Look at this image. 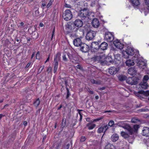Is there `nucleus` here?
I'll return each instance as SVG.
<instances>
[{
	"label": "nucleus",
	"mask_w": 149,
	"mask_h": 149,
	"mask_svg": "<svg viewBox=\"0 0 149 149\" xmlns=\"http://www.w3.org/2000/svg\"><path fill=\"white\" fill-rule=\"evenodd\" d=\"M35 14L36 15L38 16L39 14V11L38 10H37L35 11Z\"/></svg>",
	"instance_id": "13d9d810"
},
{
	"label": "nucleus",
	"mask_w": 149,
	"mask_h": 149,
	"mask_svg": "<svg viewBox=\"0 0 149 149\" xmlns=\"http://www.w3.org/2000/svg\"><path fill=\"white\" fill-rule=\"evenodd\" d=\"M76 67L77 68L80 69L81 68V66L79 65H77L76 66Z\"/></svg>",
	"instance_id": "69168bd1"
},
{
	"label": "nucleus",
	"mask_w": 149,
	"mask_h": 149,
	"mask_svg": "<svg viewBox=\"0 0 149 149\" xmlns=\"http://www.w3.org/2000/svg\"><path fill=\"white\" fill-rule=\"evenodd\" d=\"M107 44L105 42H103L100 45L99 49L104 50L107 49Z\"/></svg>",
	"instance_id": "412c9836"
},
{
	"label": "nucleus",
	"mask_w": 149,
	"mask_h": 149,
	"mask_svg": "<svg viewBox=\"0 0 149 149\" xmlns=\"http://www.w3.org/2000/svg\"><path fill=\"white\" fill-rule=\"evenodd\" d=\"M82 38V36H79V37L76 38L73 40L74 45L77 47L81 46L82 44V42L81 39Z\"/></svg>",
	"instance_id": "9d476101"
},
{
	"label": "nucleus",
	"mask_w": 149,
	"mask_h": 149,
	"mask_svg": "<svg viewBox=\"0 0 149 149\" xmlns=\"http://www.w3.org/2000/svg\"><path fill=\"white\" fill-rule=\"evenodd\" d=\"M137 87L140 88L141 90H143L147 88L148 87V85L146 82L143 81L137 86Z\"/></svg>",
	"instance_id": "f8f14e48"
},
{
	"label": "nucleus",
	"mask_w": 149,
	"mask_h": 149,
	"mask_svg": "<svg viewBox=\"0 0 149 149\" xmlns=\"http://www.w3.org/2000/svg\"><path fill=\"white\" fill-rule=\"evenodd\" d=\"M95 126V125L93 124L89 123L87 125V127L89 130L93 129Z\"/></svg>",
	"instance_id": "cd10ccee"
},
{
	"label": "nucleus",
	"mask_w": 149,
	"mask_h": 149,
	"mask_svg": "<svg viewBox=\"0 0 149 149\" xmlns=\"http://www.w3.org/2000/svg\"><path fill=\"white\" fill-rule=\"evenodd\" d=\"M144 93V92L142 91H139L137 92H136L135 93V95L138 97H141V95Z\"/></svg>",
	"instance_id": "c756f323"
},
{
	"label": "nucleus",
	"mask_w": 149,
	"mask_h": 149,
	"mask_svg": "<svg viewBox=\"0 0 149 149\" xmlns=\"http://www.w3.org/2000/svg\"><path fill=\"white\" fill-rule=\"evenodd\" d=\"M105 89V87H102V88H99V90H100L102 91V90H104Z\"/></svg>",
	"instance_id": "052dcab7"
},
{
	"label": "nucleus",
	"mask_w": 149,
	"mask_h": 149,
	"mask_svg": "<svg viewBox=\"0 0 149 149\" xmlns=\"http://www.w3.org/2000/svg\"><path fill=\"white\" fill-rule=\"evenodd\" d=\"M54 0H50L47 5V8H48L52 4Z\"/></svg>",
	"instance_id": "473e14b6"
},
{
	"label": "nucleus",
	"mask_w": 149,
	"mask_h": 149,
	"mask_svg": "<svg viewBox=\"0 0 149 149\" xmlns=\"http://www.w3.org/2000/svg\"><path fill=\"white\" fill-rule=\"evenodd\" d=\"M67 56H68L70 61L73 63H74L76 61V60L77 59L76 58H73L72 55L70 53L65 52L63 53L62 57L63 60L65 61H68Z\"/></svg>",
	"instance_id": "20e7f679"
},
{
	"label": "nucleus",
	"mask_w": 149,
	"mask_h": 149,
	"mask_svg": "<svg viewBox=\"0 0 149 149\" xmlns=\"http://www.w3.org/2000/svg\"><path fill=\"white\" fill-rule=\"evenodd\" d=\"M88 91L91 94H93V91H91L90 90H88Z\"/></svg>",
	"instance_id": "0e129e2a"
},
{
	"label": "nucleus",
	"mask_w": 149,
	"mask_h": 149,
	"mask_svg": "<svg viewBox=\"0 0 149 149\" xmlns=\"http://www.w3.org/2000/svg\"><path fill=\"white\" fill-rule=\"evenodd\" d=\"M78 28H74L73 29H72V28L71 29V30L72 31V32H74V31L75 32V31H77V30H78Z\"/></svg>",
	"instance_id": "864d4df0"
},
{
	"label": "nucleus",
	"mask_w": 149,
	"mask_h": 149,
	"mask_svg": "<svg viewBox=\"0 0 149 149\" xmlns=\"http://www.w3.org/2000/svg\"><path fill=\"white\" fill-rule=\"evenodd\" d=\"M96 34V32L92 30L88 31L86 37V39L88 40H93Z\"/></svg>",
	"instance_id": "423d86ee"
},
{
	"label": "nucleus",
	"mask_w": 149,
	"mask_h": 149,
	"mask_svg": "<svg viewBox=\"0 0 149 149\" xmlns=\"http://www.w3.org/2000/svg\"><path fill=\"white\" fill-rule=\"evenodd\" d=\"M113 44L116 47L119 49H121L123 47V45L118 40H114L113 41Z\"/></svg>",
	"instance_id": "ddd939ff"
},
{
	"label": "nucleus",
	"mask_w": 149,
	"mask_h": 149,
	"mask_svg": "<svg viewBox=\"0 0 149 149\" xmlns=\"http://www.w3.org/2000/svg\"><path fill=\"white\" fill-rule=\"evenodd\" d=\"M91 12H89V10L85 8L81 10L79 13L78 16L81 18L82 19H84L88 16L90 14Z\"/></svg>",
	"instance_id": "7ed1b4c3"
},
{
	"label": "nucleus",
	"mask_w": 149,
	"mask_h": 149,
	"mask_svg": "<svg viewBox=\"0 0 149 149\" xmlns=\"http://www.w3.org/2000/svg\"><path fill=\"white\" fill-rule=\"evenodd\" d=\"M66 89L67 90V96H66V98L67 99H68L69 97V96L70 95V93H69V90L68 88V87H66Z\"/></svg>",
	"instance_id": "4c0bfd02"
},
{
	"label": "nucleus",
	"mask_w": 149,
	"mask_h": 149,
	"mask_svg": "<svg viewBox=\"0 0 149 149\" xmlns=\"http://www.w3.org/2000/svg\"><path fill=\"white\" fill-rule=\"evenodd\" d=\"M80 46L81 47V50L83 52L86 53L89 50V46L86 44H82Z\"/></svg>",
	"instance_id": "2eb2a0df"
},
{
	"label": "nucleus",
	"mask_w": 149,
	"mask_h": 149,
	"mask_svg": "<svg viewBox=\"0 0 149 149\" xmlns=\"http://www.w3.org/2000/svg\"><path fill=\"white\" fill-rule=\"evenodd\" d=\"M135 58V57H133L132 59L134 60L135 62L137 63V65L139 67L144 69L146 67V63L143 61H140L137 58L136 59Z\"/></svg>",
	"instance_id": "1a4fd4ad"
},
{
	"label": "nucleus",
	"mask_w": 149,
	"mask_h": 149,
	"mask_svg": "<svg viewBox=\"0 0 149 149\" xmlns=\"http://www.w3.org/2000/svg\"><path fill=\"white\" fill-rule=\"evenodd\" d=\"M123 54H126L128 56H132L134 54V50L132 48L128 47H127V49L124 51L123 52Z\"/></svg>",
	"instance_id": "9b49d317"
},
{
	"label": "nucleus",
	"mask_w": 149,
	"mask_h": 149,
	"mask_svg": "<svg viewBox=\"0 0 149 149\" xmlns=\"http://www.w3.org/2000/svg\"><path fill=\"white\" fill-rule=\"evenodd\" d=\"M139 128V126L138 125H135L133 127H131V132H130L128 130H126L127 132H125L124 131H122L121 132L120 134L121 136L124 138L125 139L129 138L130 135H132L134 133L136 132Z\"/></svg>",
	"instance_id": "f257e3e1"
},
{
	"label": "nucleus",
	"mask_w": 149,
	"mask_h": 149,
	"mask_svg": "<svg viewBox=\"0 0 149 149\" xmlns=\"http://www.w3.org/2000/svg\"><path fill=\"white\" fill-rule=\"evenodd\" d=\"M27 122L26 121H25L23 123V124L24 126H26L27 125Z\"/></svg>",
	"instance_id": "680f3d73"
},
{
	"label": "nucleus",
	"mask_w": 149,
	"mask_h": 149,
	"mask_svg": "<svg viewBox=\"0 0 149 149\" xmlns=\"http://www.w3.org/2000/svg\"><path fill=\"white\" fill-rule=\"evenodd\" d=\"M78 110L79 111L78 113H79V114L80 117L79 120L80 121H81V120H82V116L81 115L80 112V111H82V110Z\"/></svg>",
	"instance_id": "79ce46f5"
},
{
	"label": "nucleus",
	"mask_w": 149,
	"mask_h": 149,
	"mask_svg": "<svg viewBox=\"0 0 149 149\" xmlns=\"http://www.w3.org/2000/svg\"><path fill=\"white\" fill-rule=\"evenodd\" d=\"M99 46L100 45L97 42H94L91 43V47L92 49L97 50L99 49Z\"/></svg>",
	"instance_id": "a211bd4d"
},
{
	"label": "nucleus",
	"mask_w": 149,
	"mask_h": 149,
	"mask_svg": "<svg viewBox=\"0 0 149 149\" xmlns=\"http://www.w3.org/2000/svg\"><path fill=\"white\" fill-rule=\"evenodd\" d=\"M136 120H137L136 119L133 118L132 119L131 121L132 123H135L136 122Z\"/></svg>",
	"instance_id": "603ef678"
},
{
	"label": "nucleus",
	"mask_w": 149,
	"mask_h": 149,
	"mask_svg": "<svg viewBox=\"0 0 149 149\" xmlns=\"http://www.w3.org/2000/svg\"><path fill=\"white\" fill-rule=\"evenodd\" d=\"M66 119L65 118H63V119L62 122V126L64 127L65 123H66Z\"/></svg>",
	"instance_id": "e433bc0d"
},
{
	"label": "nucleus",
	"mask_w": 149,
	"mask_h": 149,
	"mask_svg": "<svg viewBox=\"0 0 149 149\" xmlns=\"http://www.w3.org/2000/svg\"><path fill=\"white\" fill-rule=\"evenodd\" d=\"M96 80H95L93 79H91V82L93 84H95Z\"/></svg>",
	"instance_id": "5fc2aeb1"
},
{
	"label": "nucleus",
	"mask_w": 149,
	"mask_h": 149,
	"mask_svg": "<svg viewBox=\"0 0 149 149\" xmlns=\"http://www.w3.org/2000/svg\"><path fill=\"white\" fill-rule=\"evenodd\" d=\"M128 73L131 75H135L136 73V70L134 67L129 68L128 70Z\"/></svg>",
	"instance_id": "6ab92c4d"
},
{
	"label": "nucleus",
	"mask_w": 149,
	"mask_h": 149,
	"mask_svg": "<svg viewBox=\"0 0 149 149\" xmlns=\"http://www.w3.org/2000/svg\"><path fill=\"white\" fill-rule=\"evenodd\" d=\"M74 24L75 26L77 27H80L82 26L83 22L81 20L79 19H77L74 21Z\"/></svg>",
	"instance_id": "dca6fc26"
},
{
	"label": "nucleus",
	"mask_w": 149,
	"mask_h": 149,
	"mask_svg": "<svg viewBox=\"0 0 149 149\" xmlns=\"http://www.w3.org/2000/svg\"><path fill=\"white\" fill-rule=\"evenodd\" d=\"M142 134L144 136L149 137V128L147 127H143L142 131Z\"/></svg>",
	"instance_id": "4468645a"
},
{
	"label": "nucleus",
	"mask_w": 149,
	"mask_h": 149,
	"mask_svg": "<svg viewBox=\"0 0 149 149\" xmlns=\"http://www.w3.org/2000/svg\"><path fill=\"white\" fill-rule=\"evenodd\" d=\"M55 32V28L54 27L53 29V31H52V38L54 36V32Z\"/></svg>",
	"instance_id": "8fccbe9b"
},
{
	"label": "nucleus",
	"mask_w": 149,
	"mask_h": 149,
	"mask_svg": "<svg viewBox=\"0 0 149 149\" xmlns=\"http://www.w3.org/2000/svg\"><path fill=\"white\" fill-rule=\"evenodd\" d=\"M61 54L60 53H57L56 55V58H54V61L55 62L54 64V66H58V61L56 60V59H59Z\"/></svg>",
	"instance_id": "b1692460"
},
{
	"label": "nucleus",
	"mask_w": 149,
	"mask_h": 149,
	"mask_svg": "<svg viewBox=\"0 0 149 149\" xmlns=\"http://www.w3.org/2000/svg\"><path fill=\"white\" fill-rule=\"evenodd\" d=\"M106 59L107 60V59H109V60L108 61H107V60L106 61H108L110 63H112V62H113L112 60L111 59V57L110 56H108L106 58Z\"/></svg>",
	"instance_id": "37998d69"
},
{
	"label": "nucleus",
	"mask_w": 149,
	"mask_h": 149,
	"mask_svg": "<svg viewBox=\"0 0 149 149\" xmlns=\"http://www.w3.org/2000/svg\"><path fill=\"white\" fill-rule=\"evenodd\" d=\"M139 0H131V2L134 6H138L139 4Z\"/></svg>",
	"instance_id": "393cba45"
},
{
	"label": "nucleus",
	"mask_w": 149,
	"mask_h": 149,
	"mask_svg": "<svg viewBox=\"0 0 149 149\" xmlns=\"http://www.w3.org/2000/svg\"><path fill=\"white\" fill-rule=\"evenodd\" d=\"M108 125H105L103 126H102V127L103 128L105 132V131L108 129Z\"/></svg>",
	"instance_id": "a19ab883"
},
{
	"label": "nucleus",
	"mask_w": 149,
	"mask_h": 149,
	"mask_svg": "<svg viewBox=\"0 0 149 149\" xmlns=\"http://www.w3.org/2000/svg\"><path fill=\"white\" fill-rule=\"evenodd\" d=\"M119 138L118 135L116 134H114L111 137V139L113 142H116Z\"/></svg>",
	"instance_id": "4be33fe9"
},
{
	"label": "nucleus",
	"mask_w": 149,
	"mask_h": 149,
	"mask_svg": "<svg viewBox=\"0 0 149 149\" xmlns=\"http://www.w3.org/2000/svg\"><path fill=\"white\" fill-rule=\"evenodd\" d=\"M115 58L116 60H119L120 59V55L116 54L115 56Z\"/></svg>",
	"instance_id": "58836bf2"
},
{
	"label": "nucleus",
	"mask_w": 149,
	"mask_h": 149,
	"mask_svg": "<svg viewBox=\"0 0 149 149\" xmlns=\"http://www.w3.org/2000/svg\"><path fill=\"white\" fill-rule=\"evenodd\" d=\"M145 94L147 95H149V90L145 92Z\"/></svg>",
	"instance_id": "4d7b16f0"
},
{
	"label": "nucleus",
	"mask_w": 149,
	"mask_h": 149,
	"mask_svg": "<svg viewBox=\"0 0 149 149\" xmlns=\"http://www.w3.org/2000/svg\"><path fill=\"white\" fill-rule=\"evenodd\" d=\"M115 147L112 144L110 143H108L105 146L104 149H115Z\"/></svg>",
	"instance_id": "a878e982"
},
{
	"label": "nucleus",
	"mask_w": 149,
	"mask_h": 149,
	"mask_svg": "<svg viewBox=\"0 0 149 149\" xmlns=\"http://www.w3.org/2000/svg\"><path fill=\"white\" fill-rule=\"evenodd\" d=\"M126 78V77L124 75H120L118 77V79L120 81L125 80Z\"/></svg>",
	"instance_id": "2f4dec72"
},
{
	"label": "nucleus",
	"mask_w": 149,
	"mask_h": 149,
	"mask_svg": "<svg viewBox=\"0 0 149 149\" xmlns=\"http://www.w3.org/2000/svg\"><path fill=\"white\" fill-rule=\"evenodd\" d=\"M149 79V76L147 75H146L144 76L143 79V81H146L147 82V81H148Z\"/></svg>",
	"instance_id": "72a5a7b5"
},
{
	"label": "nucleus",
	"mask_w": 149,
	"mask_h": 149,
	"mask_svg": "<svg viewBox=\"0 0 149 149\" xmlns=\"http://www.w3.org/2000/svg\"><path fill=\"white\" fill-rule=\"evenodd\" d=\"M44 67V66H41L39 69V70L38 71V72H39V73H40L43 70Z\"/></svg>",
	"instance_id": "c03bdc74"
},
{
	"label": "nucleus",
	"mask_w": 149,
	"mask_h": 149,
	"mask_svg": "<svg viewBox=\"0 0 149 149\" xmlns=\"http://www.w3.org/2000/svg\"><path fill=\"white\" fill-rule=\"evenodd\" d=\"M102 118H99L95 120L94 121H98L100 120H101Z\"/></svg>",
	"instance_id": "bf43d9fd"
},
{
	"label": "nucleus",
	"mask_w": 149,
	"mask_h": 149,
	"mask_svg": "<svg viewBox=\"0 0 149 149\" xmlns=\"http://www.w3.org/2000/svg\"><path fill=\"white\" fill-rule=\"evenodd\" d=\"M97 132L99 133H101L104 132H105L103 128L102 127V126L98 129Z\"/></svg>",
	"instance_id": "7c9ffc66"
},
{
	"label": "nucleus",
	"mask_w": 149,
	"mask_h": 149,
	"mask_svg": "<svg viewBox=\"0 0 149 149\" xmlns=\"http://www.w3.org/2000/svg\"><path fill=\"white\" fill-rule=\"evenodd\" d=\"M101 81L100 80H97L96 81L95 84L97 85H100L101 84Z\"/></svg>",
	"instance_id": "09e8293b"
},
{
	"label": "nucleus",
	"mask_w": 149,
	"mask_h": 149,
	"mask_svg": "<svg viewBox=\"0 0 149 149\" xmlns=\"http://www.w3.org/2000/svg\"><path fill=\"white\" fill-rule=\"evenodd\" d=\"M73 8L70 9H67L63 12V17L64 19L66 21L70 20L73 17L71 10H73Z\"/></svg>",
	"instance_id": "f03ea898"
},
{
	"label": "nucleus",
	"mask_w": 149,
	"mask_h": 149,
	"mask_svg": "<svg viewBox=\"0 0 149 149\" xmlns=\"http://www.w3.org/2000/svg\"><path fill=\"white\" fill-rule=\"evenodd\" d=\"M118 71L117 69L115 67H112L109 69V72L111 75L116 74Z\"/></svg>",
	"instance_id": "f3484780"
},
{
	"label": "nucleus",
	"mask_w": 149,
	"mask_h": 149,
	"mask_svg": "<svg viewBox=\"0 0 149 149\" xmlns=\"http://www.w3.org/2000/svg\"><path fill=\"white\" fill-rule=\"evenodd\" d=\"M86 139V138L85 136H82L81 137L80 141L81 142H83Z\"/></svg>",
	"instance_id": "c9c22d12"
},
{
	"label": "nucleus",
	"mask_w": 149,
	"mask_h": 149,
	"mask_svg": "<svg viewBox=\"0 0 149 149\" xmlns=\"http://www.w3.org/2000/svg\"><path fill=\"white\" fill-rule=\"evenodd\" d=\"M49 56L48 57V58H47V59L46 60V61H45V63H46L48 61H49Z\"/></svg>",
	"instance_id": "774afa93"
},
{
	"label": "nucleus",
	"mask_w": 149,
	"mask_h": 149,
	"mask_svg": "<svg viewBox=\"0 0 149 149\" xmlns=\"http://www.w3.org/2000/svg\"><path fill=\"white\" fill-rule=\"evenodd\" d=\"M65 86H66V88L67 87H67V86H68V82L67 81H65Z\"/></svg>",
	"instance_id": "e2e57ef3"
},
{
	"label": "nucleus",
	"mask_w": 149,
	"mask_h": 149,
	"mask_svg": "<svg viewBox=\"0 0 149 149\" xmlns=\"http://www.w3.org/2000/svg\"><path fill=\"white\" fill-rule=\"evenodd\" d=\"M114 124V122L113 120L110 121L108 123V125L112 127Z\"/></svg>",
	"instance_id": "ea45409f"
},
{
	"label": "nucleus",
	"mask_w": 149,
	"mask_h": 149,
	"mask_svg": "<svg viewBox=\"0 0 149 149\" xmlns=\"http://www.w3.org/2000/svg\"><path fill=\"white\" fill-rule=\"evenodd\" d=\"M52 70V68L51 67H49L47 68V71L48 72V73L50 72Z\"/></svg>",
	"instance_id": "de8ad7c7"
},
{
	"label": "nucleus",
	"mask_w": 149,
	"mask_h": 149,
	"mask_svg": "<svg viewBox=\"0 0 149 149\" xmlns=\"http://www.w3.org/2000/svg\"><path fill=\"white\" fill-rule=\"evenodd\" d=\"M70 144H68L65 147V149H69L70 147Z\"/></svg>",
	"instance_id": "6e6d98bb"
},
{
	"label": "nucleus",
	"mask_w": 149,
	"mask_h": 149,
	"mask_svg": "<svg viewBox=\"0 0 149 149\" xmlns=\"http://www.w3.org/2000/svg\"><path fill=\"white\" fill-rule=\"evenodd\" d=\"M127 121H120L117 123V125L119 126L123 127L125 130H128L131 132V127L129 124L126 123Z\"/></svg>",
	"instance_id": "39448f33"
},
{
	"label": "nucleus",
	"mask_w": 149,
	"mask_h": 149,
	"mask_svg": "<svg viewBox=\"0 0 149 149\" xmlns=\"http://www.w3.org/2000/svg\"><path fill=\"white\" fill-rule=\"evenodd\" d=\"M104 39L106 41L110 42L114 40V38L111 33L107 32L105 33Z\"/></svg>",
	"instance_id": "6e6552de"
},
{
	"label": "nucleus",
	"mask_w": 149,
	"mask_h": 149,
	"mask_svg": "<svg viewBox=\"0 0 149 149\" xmlns=\"http://www.w3.org/2000/svg\"><path fill=\"white\" fill-rule=\"evenodd\" d=\"M58 68V67L54 66V73H55L56 71V70Z\"/></svg>",
	"instance_id": "3c124183"
},
{
	"label": "nucleus",
	"mask_w": 149,
	"mask_h": 149,
	"mask_svg": "<svg viewBox=\"0 0 149 149\" xmlns=\"http://www.w3.org/2000/svg\"><path fill=\"white\" fill-rule=\"evenodd\" d=\"M65 7L68 8H72V6L70 5L67 3L65 4Z\"/></svg>",
	"instance_id": "49530a36"
},
{
	"label": "nucleus",
	"mask_w": 149,
	"mask_h": 149,
	"mask_svg": "<svg viewBox=\"0 0 149 149\" xmlns=\"http://www.w3.org/2000/svg\"><path fill=\"white\" fill-rule=\"evenodd\" d=\"M138 79L136 77H129L126 80V82L129 84L133 85H136L138 82Z\"/></svg>",
	"instance_id": "0eeeda50"
},
{
	"label": "nucleus",
	"mask_w": 149,
	"mask_h": 149,
	"mask_svg": "<svg viewBox=\"0 0 149 149\" xmlns=\"http://www.w3.org/2000/svg\"><path fill=\"white\" fill-rule=\"evenodd\" d=\"M36 58L37 59H39L40 58V53L39 52H38L36 54Z\"/></svg>",
	"instance_id": "a18cd8bd"
},
{
	"label": "nucleus",
	"mask_w": 149,
	"mask_h": 149,
	"mask_svg": "<svg viewBox=\"0 0 149 149\" xmlns=\"http://www.w3.org/2000/svg\"><path fill=\"white\" fill-rule=\"evenodd\" d=\"M40 103V101L39 98H38L36 100L34 101L33 103L34 106L37 107L39 106Z\"/></svg>",
	"instance_id": "c85d7f7f"
},
{
	"label": "nucleus",
	"mask_w": 149,
	"mask_h": 149,
	"mask_svg": "<svg viewBox=\"0 0 149 149\" xmlns=\"http://www.w3.org/2000/svg\"><path fill=\"white\" fill-rule=\"evenodd\" d=\"M92 24L94 27H98L100 25L98 20L96 18L94 19L92 21Z\"/></svg>",
	"instance_id": "aec40b11"
},
{
	"label": "nucleus",
	"mask_w": 149,
	"mask_h": 149,
	"mask_svg": "<svg viewBox=\"0 0 149 149\" xmlns=\"http://www.w3.org/2000/svg\"><path fill=\"white\" fill-rule=\"evenodd\" d=\"M134 60H128L126 61L125 63L126 65L128 66H131L134 65Z\"/></svg>",
	"instance_id": "5701e85b"
},
{
	"label": "nucleus",
	"mask_w": 149,
	"mask_h": 149,
	"mask_svg": "<svg viewBox=\"0 0 149 149\" xmlns=\"http://www.w3.org/2000/svg\"><path fill=\"white\" fill-rule=\"evenodd\" d=\"M35 54V52H34L32 54L31 56V58H33V57L34 56Z\"/></svg>",
	"instance_id": "338daca9"
},
{
	"label": "nucleus",
	"mask_w": 149,
	"mask_h": 149,
	"mask_svg": "<svg viewBox=\"0 0 149 149\" xmlns=\"http://www.w3.org/2000/svg\"><path fill=\"white\" fill-rule=\"evenodd\" d=\"M42 2L41 4V7H45L46 6V0H41Z\"/></svg>",
	"instance_id": "f704fd0d"
},
{
	"label": "nucleus",
	"mask_w": 149,
	"mask_h": 149,
	"mask_svg": "<svg viewBox=\"0 0 149 149\" xmlns=\"http://www.w3.org/2000/svg\"><path fill=\"white\" fill-rule=\"evenodd\" d=\"M104 56L103 55H100L99 56H97V57L96 59H99V61L101 62V63L103 65L104 63H106V61H104V62H103L101 60V59H102L103 58H104Z\"/></svg>",
	"instance_id": "bb28decb"
}]
</instances>
